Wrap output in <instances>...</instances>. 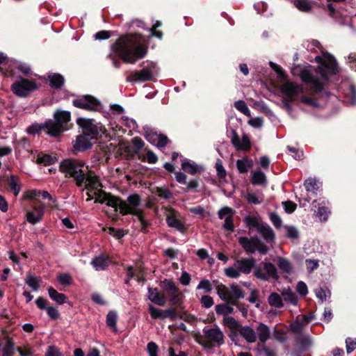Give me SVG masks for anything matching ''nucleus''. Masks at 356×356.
<instances>
[{
    "instance_id": "obj_32",
    "label": "nucleus",
    "mask_w": 356,
    "mask_h": 356,
    "mask_svg": "<svg viewBox=\"0 0 356 356\" xmlns=\"http://www.w3.org/2000/svg\"><path fill=\"white\" fill-rule=\"evenodd\" d=\"M268 304L275 308L283 307V300L280 295L277 293H271L268 298Z\"/></svg>"
},
{
    "instance_id": "obj_21",
    "label": "nucleus",
    "mask_w": 356,
    "mask_h": 356,
    "mask_svg": "<svg viewBox=\"0 0 356 356\" xmlns=\"http://www.w3.org/2000/svg\"><path fill=\"white\" fill-rule=\"evenodd\" d=\"M51 122L45 121L44 123L38 124L34 123L26 129V132L29 134H38L42 130H47V134L49 135V127L52 126Z\"/></svg>"
},
{
    "instance_id": "obj_47",
    "label": "nucleus",
    "mask_w": 356,
    "mask_h": 356,
    "mask_svg": "<svg viewBox=\"0 0 356 356\" xmlns=\"http://www.w3.org/2000/svg\"><path fill=\"white\" fill-rule=\"evenodd\" d=\"M148 310L153 319H164L163 310L159 309L152 305L148 306Z\"/></svg>"
},
{
    "instance_id": "obj_37",
    "label": "nucleus",
    "mask_w": 356,
    "mask_h": 356,
    "mask_svg": "<svg viewBox=\"0 0 356 356\" xmlns=\"http://www.w3.org/2000/svg\"><path fill=\"white\" fill-rule=\"evenodd\" d=\"M266 181L265 174L261 170H256L252 172V183L254 185H261Z\"/></svg>"
},
{
    "instance_id": "obj_58",
    "label": "nucleus",
    "mask_w": 356,
    "mask_h": 356,
    "mask_svg": "<svg viewBox=\"0 0 356 356\" xmlns=\"http://www.w3.org/2000/svg\"><path fill=\"white\" fill-rule=\"evenodd\" d=\"M159 347L154 341H150L147 345V351L149 356H158Z\"/></svg>"
},
{
    "instance_id": "obj_29",
    "label": "nucleus",
    "mask_w": 356,
    "mask_h": 356,
    "mask_svg": "<svg viewBox=\"0 0 356 356\" xmlns=\"http://www.w3.org/2000/svg\"><path fill=\"white\" fill-rule=\"evenodd\" d=\"M218 296L225 301L232 303L230 289L222 284H218L216 286Z\"/></svg>"
},
{
    "instance_id": "obj_62",
    "label": "nucleus",
    "mask_w": 356,
    "mask_h": 356,
    "mask_svg": "<svg viewBox=\"0 0 356 356\" xmlns=\"http://www.w3.org/2000/svg\"><path fill=\"white\" fill-rule=\"evenodd\" d=\"M347 353H352L356 348V339L347 338L346 340Z\"/></svg>"
},
{
    "instance_id": "obj_53",
    "label": "nucleus",
    "mask_w": 356,
    "mask_h": 356,
    "mask_svg": "<svg viewBox=\"0 0 356 356\" xmlns=\"http://www.w3.org/2000/svg\"><path fill=\"white\" fill-rule=\"evenodd\" d=\"M40 279L37 277L30 276L26 280V283L35 291H38L39 289V282Z\"/></svg>"
},
{
    "instance_id": "obj_48",
    "label": "nucleus",
    "mask_w": 356,
    "mask_h": 356,
    "mask_svg": "<svg viewBox=\"0 0 356 356\" xmlns=\"http://www.w3.org/2000/svg\"><path fill=\"white\" fill-rule=\"evenodd\" d=\"M294 6L300 11L308 12L311 9V6L307 0H295Z\"/></svg>"
},
{
    "instance_id": "obj_56",
    "label": "nucleus",
    "mask_w": 356,
    "mask_h": 356,
    "mask_svg": "<svg viewBox=\"0 0 356 356\" xmlns=\"http://www.w3.org/2000/svg\"><path fill=\"white\" fill-rule=\"evenodd\" d=\"M38 161L44 165H51L55 163L56 158L48 154H44L38 158Z\"/></svg>"
},
{
    "instance_id": "obj_13",
    "label": "nucleus",
    "mask_w": 356,
    "mask_h": 356,
    "mask_svg": "<svg viewBox=\"0 0 356 356\" xmlns=\"http://www.w3.org/2000/svg\"><path fill=\"white\" fill-rule=\"evenodd\" d=\"M203 332L207 340L220 346L224 343V334L218 327H204Z\"/></svg>"
},
{
    "instance_id": "obj_10",
    "label": "nucleus",
    "mask_w": 356,
    "mask_h": 356,
    "mask_svg": "<svg viewBox=\"0 0 356 356\" xmlns=\"http://www.w3.org/2000/svg\"><path fill=\"white\" fill-rule=\"evenodd\" d=\"M72 104L77 108L90 111H99L102 109L100 101L91 95H83L72 101Z\"/></svg>"
},
{
    "instance_id": "obj_3",
    "label": "nucleus",
    "mask_w": 356,
    "mask_h": 356,
    "mask_svg": "<svg viewBox=\"0 0 356 356\" xmlns=\"http://www.w3.org/2000/svg\"><path fill=\"white\" fill-rule=\"evenodd\" d=\"M113 52L118 53L122 60L127 63L134 64L138 59L143 58L147 53V48L140 38L136 35H127L119 38L111 46Z\"/></svg>"
},
{
    "instance_id": "obj_20",
    "label": "nucleus",
    "mask_w": 356,
    "mask_h": 356,
    "mask_svg": "<svg viewBox=\"0 0 356 356\" xmlns=\"http://www.w3.org/2000/svg\"><path fill=\"white\" fill-rule=\"evenodd\" d=\"M166 222L170 227L174 228L180 232L184 233L186 231V227L174 213L167 216Z\"/></svg>"
},
{
    "instance_id": "obj_54",
    "label": "nucleus",
    "mask_w": 356,
    "mask_h": 356,
    "mask_svg": "<svg viewBox=\"0 0 356 356\" xmlns=\"http://www.w3.org/2000/svg\"><path fill=\"white\" fill-rule=\"evenodd\" d=\"M330 213V211L327 207H321L318 209L317 216L321 220L326 221L328 218Z\"/></svg>"
},
{
    "instance_id": "obj_12",
    "label": "nucleus",
    "mask_w": 356,
    "mask_h": 356,
    "mask_svg": "<svg viewBox=\"0 0 356 356\" xmlns=\"http://www.w3.org/2000/svg\"><path fill=\"white\" fill-rule=\"evenodd\" d=\"M38 88L35 82L20 79L12 84V90L17 96L21 97H27L31 92Z\"/></svg>"
},
{
    "instance_id": "obj_7",
    "label": "nucleus",
    "mask_w": 356,
    "mask_h": 356,
    "mask_svg": "<svg viewBox=\"0 0 356 356\" xmlns=\"http://www.w3.org/2000/svg\"><path fill=\"white\" fill-rule=\"evenodd\" d=\"M77 124L82 128L83 133L92 139L97 138L104 133V127L100 123H95L92 119L79 118Z\"/></svg>"
},
{
    "instance_id": "obj_1",
    "label": "nucleus",
    "mask_w": 356,
    "mask_h": 356,
    "mask_svg": "<svg viewBox=\"0 0 356 356\" xmlns=\"http://www.w3.org/2000/svg\"><path fill=\"white\" fill-rule=\"evenodd\" d=\"M87 186L88 197L86 201L95 198V202L105 203L107 206L119 210L122 215L132 214L135 216L142 213L140 209L141 199L137 194L130 195L126 201L105 193L102 185L95 177L88 178Z\"/></svg>"
},
{
    "instance_id": "obj_60",
    "label": "nucleus",
    "mask_w": 356,
    "mask_h": 356,
    "mask_svg": "<svg viewBox=\"0 0 356 356\" xmlns=\"http://www.w3.org/2000/svg\"><path fill=\"white\" fill-rule=\"evenodd\" d=\"M216 169L217 172V175L220 178H225L227 173L226 170L223 167L222 162L221 160L218 159L216 162Z\"/></svg>"
},
{
    "instance_id": "obj_45",
    "label": "nucleus",
    "mask_w": 356,
    "mask_h": 356,
    "mask_svg": "<svg viewBox=\"0 0 356 356\" xmlns=\"http://www.w3.org/2000/svg\"><path fill=\"white\" fill-rule=\"evenodd\" d=\"M316 297L321 301L324 302L328 297H330L331 293L328 289L322 287L317 288L314 290Z\"/></svg>"
},
{
    "instance_id": "obj_15",
    "label": "nucleus",
    "mask_w": 356,
    "mask_h": 356,
    "mask_svg": "<svg viewBox=\"0 0 356 356\" xmlns=\"http://www.w3.org/2000/svg\"><path fill=\"white\" fill-rule=\"evenodd\" d=\"M232 143L236 150L248 151L251 147L250 140L246 134H243L241 139L236 133L234 132Z\"/></svg>"
},
{
    "instance_id": "obj_41",
    "label": "nucleus",
    "mask_w": 356,
    "mask_h": 356,
    "mask_svg": "<svg viewBox=\"0 0 356 356\" xmlns=\"http://www.w3.org/2000/svg\"><path fill=\"white\" fill-rule=\"evenodd\" d=\"M162 284L163 290L169 295L174 294L177 291L175 283L172 280L165 279Z\"/></svg>"
},
{
    "instance_id": "obj_63",
    "label": "nucleus",
    "mask_w": 356,
    "mask_h": 356,
    "mask_svg": "<svg viewBox=\"0 0 356 356\" xmlns=\"http://www.w3.org/2000/svg\"><path fill=\"white\" fill-rule=\"evenodd\" d=\"M45 356H62V354L57 347L51 346L48 348Z\"/></svg>"
},
{
    "instance_id": "obj_16",
    "label": "nucleus",
    "mask_w": 356,
    "mask_h": 356,
    "mask_svg": "<svg viewBox=\"0 0 356 356\" xmlns=\"http://www.w3.org/2000/svg\"><path fill=\"white\" fill-rule=\"evenodd\" d=\"M146 139L153 145L158 147H165L168 143V138L162 134L149 131L146 134Z\"/></svg>"
},
{
    "instance_id": "obj_18",
    "label": "nucleus",
    "mask_w": 356,
    "mask_h": 356,
    "mask_svg": "<svg viewBox=\"0 0 356 356\" xmlns=\"http://www.w3.org/2000/svg\"><path fill=\"white\" fill-rule=\"evenodd\" d=\"M92 138L83 133L76 137V140L74 142L73 147L76 151H83L92 146Z\"/></svg>"
},
{
    "instance_id": "obj_50",
    "label": "nucleus",
    "mask_w": 356,
    "mask_h": 356,
    "mask_svg": "<svg viewBox=\"0 0 356 356\" xmlns=\"http://www.w3.org/2000/svg\"><path fill=\"white\" fill-rule=\"evenodd\" d=\"M8 184L15 195H17L21 191V186L18 183L17 178L15 176H11Z\"/></svg>"
},
{
    "instance_id": "obj_51",
    "label": "nucleus",
    "mask_w": 356,
    "mask_h": 356,
    "mask_svg": "<svg viewBox=\"0 0 356 356\" xmlns=\"http://www.w3.org/2000/svg\"><path fill=\"white\" fill-rule=\"evenodd\" d=\"M300 100L302 103L307 106L314 108L319 107V104L317 103L316 100L313 97H308L305 95H302L301 96Z\"/></svg>"
},
{
    "instance_id": "obj_61",
    "label": "nucleus",
    "mask_w": 356,
    "mask_h": 356,
    "mask_svg": "<svg viewBox=\"0 0 356 356\" xmlns=\"http://www.w3.org/2000/svg\"><path fill=\"white\" fill-rule=\"evenodd\" d=\"M286 236L291 239H296L299 236L298 230L294 227H286Z\"/></svg>"
},
{
    "instance_id": "obj_19",
    "label": "nucleus",
    "mask_w": 356,
    "mask_h": 356,
    "mask_svg": "<svg viewBox=\"0 0 356 356\" xmlns=\"http://www.w3.org/2000/svg\"><path fill=\"white\" fill-rule=\"evenodd\" d=\"M44 206L35 207L32 211L26 213L27 221L33 225L40 222L43 216Z\"/></svg>"
},
{
    "instance_id": "obj_31",
    "label": "nucleus",
    "mask_w": 356,
    "mask_h": 356,
    "mask_svg": "<svg viewBox=\"0 0 356 356\" xmlns=\"http://www.w3.org/2000/svg\"><path fill=\"white\" fill-rule=\"evenodd\" d=\"M297 343L300 352H303L312 346V341L309 335L300 336L297 338Z\"/></svg>"
},
{
    "instance_id": "obj_25",
    "label": "nucleus",
    "mask_w": 356,
    "mask_h": 356,
    "mask_svg": "<svg viewBox=\"0 0 356 356\" xmlns=\"http://www.w3.org/2000/svg\"><path fill=\"white\" fill-rule=\"evenodd\" d=\"M239 334L248 343H254L256 341L257 335L254 330L249 326H243L239 330Z\"/></svg>"
},
{
    "instance_id": "obj_27",
    "label": "nucleus",
    "mask_w": 356,
    "mask_h": 356,
    "mask_svg": "<svg viewBox=\"0 0 356 356\" xmlns=\"http://www.w3.org/2000/svg\"><path fill=\"white\" fill-rule=\"evenodd\" d=\"M257 232L267 241H272L275 238L273 230L267 223L264 222Z\"/></svg>"
},
{
    "instance_id": "obj_33",
    "label": "nucleus",
    "mask_w": 356,
    "mask_h": 356,
    "mask_svg": "<svg viewBox=\"0 0 356 356\" xmlns=\"http://www.w3.org/2000/svg\"><path fill=\"white\" fill-rule=\"evenodd\" d=\"M49 297L59 305H62L65 302L67 297L65 294L58 293L54 288L50 287L48 289Z\"/></svg>"
},
{
    "instance_id": "obj_9",
    "label": "nucleus",
    "mask_w": 356,
    "mask_h": 356,
    "mask_svg": "<svg viewBox=\"0 0 356 356\" xmlns=\"http://www.w3.org/2000/svg\"><path fill=\"white\" fill-rule=\"evenodd\" d=\"M238 242L248 253H254L256 251L265 254L268 252V248L265 244L261 242L257 237H239Z\"/></svg>"
},
{
    "instance_id": "obj_24",
    "label": "nucleus",
    "mask_w": 356,
    "mask_h": 356,
    "mask_svg": "<svg viewBox=\"0 0 356 356\" xmlns=\"http://www.w3.org/2000/svg\"><path fill=\"white\" fill-rule=\"evenodd\" d=\"M181 168L187 173L195 175L202 171V168L197 165L195 162L185 159L181 163Z\"/></svg>"
},
{
    "instance_id": "obj_6",
    "label": "nucleus",
    "mask_w": 356,
    "mask_h": 356,
    "mask_svg": "<svg viewBox=\"0 0 356 356\" xmlns=\"http://www.w3.org/2000/svg\"><path fill=\"white\" fill-rule=\"evenodd\" d=\"M54 118V120H47L52 124V126L49 127V135L57 137L61 132L68 129L67 123L70 121L71 114L67 111L58 110L55 112Z\"/></svg>"
},
{
    "instance_id": "obj_38",
    "label": "nucleus",
    "mask_w": 356,
    "mask_h": 356,
    "mask_svg": "<svg viewBox=\"0 0 356 356\" xmlns=\"http://www.w3.org/2000/svg\"><path fill=\"white\" fill-rule=\"evenodd\" d=\"M118 316L115 312L111 311L106 316V325L112 329L113 332H117L116 326Z\"/></svg>"
},
{
    "instance_id": "obj_36",
    "label": "nucleus",
    "mask_w": 356,
    "mask_h": 356,
    "mask_svg": "<svg viewBox=\"0 0 356 356\" xmlns=\"http://www.w3.org/2000/svg\"><path fill=\"white\" fill-rule=\"evenodd\" d=\"M49 84L52 88H60L64 83V78L59 74H53L49 76Z\"/></svg>"
},
{
    "instance_id": "obj_8",
    "label": "nucleus",
    "mask_w": 356,
    "mask_h": 356,
    "mask_svg": "<svg viewBox=\"0 0 356 356\" xmlns=\"http://www.w3.org/2000/svg\"><path fill=\"white\" fill-rule=\"evenodd\" d=\"M261 266H257L254 270V276L263 281H268L270 280H277L279 275L277 270L274 264L270 262L264 261Z\"/></svg>"
},
{
    "instance_id": "obj_4",
    "label": "nucleus",
    "mask_w": 356,
    "mask_h": 356,
    "mask_svg": "<svg viewBox=\"0 0 356 356\" xmlns=\"http://www.w3.org/2000/svg\"><path fill=\"white\" fill-rule=\"evenodd\" d=\"M84 163L74 159H65L60 164V170L66 177H72L76 181V184L79 187L84 186L83 191H86L88 196L87 186L88 183V178L90 177H95L99 182V178L92 174H86L83 170Z\"/></svg>"
},
{
    "instance_id": "obj_52",
    "label": "nucleus",
    "mask_w": 356,
    "mask_h": 356,
    "mask_svg": "<svg viewBox=\"0 0 356 356\" xmlns=\"http://www.w3.org/2000/svg\"><path fill=\"white\" fill-rule=\"evenodd\" d=\"M346 100L350 105L356 104V88L350 86L348 93L346 95Z\"/></svg>"
},
{
    "instance_id": "obj_40",
    "label": "nucleus",
    "mask_w": 356,
    "mask_h": 356,
    "mask_svg": "<svg viewBox=\"0 0 356 356\" xmlns=\"http://www.w3.org/2000/svg\"><path fill=\"white\" fill-rule=\"evenodd\" d=\"M307 191L316 193L318 188V182L314 178H308L305 180L304 184Z\"/></svg>"
},
{
    "instance_id": "obj_64",
    "label": "nucleus",
    "mask_w": 356,
    "mask_h": 356,
    "mask_svg": "<svg viewBox=\"0 0 356 356\" xmlns=\"http://www.w3.org/2000/svg\"><path fill=\"white\" fill-rule=\"evenodd\" d=\"M347 63L350 67L356 72V53H350L348 56Z\"/></svg>"
},
{
    "instance_id": "obj_11",
    "label": "nucleus",
    "mask_w": 356,
    "mask_h": 356,
    "mask_svg": "<svg viewBox=\"0 0 356 356\" xmlns=\"http://www.w3.org/2000/svg\"><path fill=\"white\" fill-rule=\"evenodd\" d=\"M158 72V67L155 63L149 62L141 70L133 73L129 81L145 82L150 81Z\"/></svg>"
},
{
    "instance_id": "obj_46",
    "label": "nucleus",
    "mask_w": 356,
    "mask_h": 356,
    "mask_svg": "<svg viewBox=\"0 0 356 356\" xmlns=\"http://www.w3.org/2000/svg\"><path fill=\"white\" fill-rule=\"evenodd\" d=\"M15 351L14 342L11 339H8L3 348V356H13Z\"/></svg>"
},
{
    "instance_id": "obj_44",
    "label": "nucleus",
    "mask_w": 356,
    "mask_h": 356,
    "mask_svg": "<svg viewBox=\"0 0 356 356\" xmlns=\"http://www.w3.org/2000/svg\"><path fill=\"white\" fill-rule=\"evenodd\" d=\"M234 106L238 111H240L247 117L251 116L250 111L244 101L238 100L235 102Z\"/></svg>"
},
{
    "instance_id": "obj_57",
    "label": "nucleus",
    "mask_w": 356,
    "mask_h": 356,
    "mask_svg": "<svg viewBox=\"0 0 356 356\" xmlns=\"http://www.w3.org/2000/svg\"><path fill=\"white\" fill-rule=\"evenodd\" d=\"M170 302L172 305H179L183 302V294L178 292V290L174 293L170 294Z\"/></svg>"
},
{
    "instance_id": "obj_23",
    "label": "nucleus",
    "mask_w": 356,
    "mask_h": 356,
    "mask_svg": "<svg viewBox=\"0 0 356 356\" xmlns=\"http://www.w3.org/2000/svg\"><path fill=\"white\" fill-rule=\"evenodd\" d=\"M276 264L281 273L285 274H291L293 271V266L291 263L286 258L278 257L276 259Z\"/></svg>"
},
{
    "instance_id": "obj_39",
    "label": "nucleus",
    "mask_w": 356,
    "mask_h": 356,
    "mask_svg": "<svg viewBox=\"0 0 356 356\" xmlns=\"http://www.w3.org/2000/svg\"><path fill=\"white\" fill-rule=\"evenodd\" d=\"M216 312L218 315L227 316L234 312V308L228 304H221L216 306Z\"/></svg>"
},
{
    "instance_id": "obj_34",
    "label": "nucleus",
    "mask_w": 356,
    "mask_h": 356,
    "mask_svg": "<svg viewBox=\"0 0 356 356\" xmlns=\"http://www.w3.org/2000/svg\"><path fill=\"white\" fill-rule=\"evenodd\" d=\"M230 295L232 296V303L235 304L236 300L244 297L242 289L237 284H232L230 287Z\"/></svg>"
},
{
    "instance_id": "obj_2",
    "label": "nucleus",
    "mask_w": 356,
    "mask_h": 356,
    "mask_svg": "<svg viewBox=\"0 0 356 356\" xmlns=\"http://www.w3.org/2000/svg\"><path fill=\"white\" fill-rule=\"evenodd\" d=\"M315 60L319 64L318 72L321 74V79L317 78L314 74L317 72L311 66L306 67L300 72V79L305 83H310L315 92H318L323 90L324 82L332 76L339 72V67L335 58L328 53H323L321 56L315 57Z\"/></svg>"
},
{
    "instance_id": "obj_22",
    "label": "nucleus",
    "mask_w": 356,
    "mask_h": 356,
    "mask_svg": "<svg viewBox=\"0 0 356 356\" xmlns=\"http://www.w3.org/2000/svg\"><path fill=\"white\" fill-rule=\"evenodd\" d=\"M256 330L260 342L265 343L270 338V331L269 327L264 323H260L256 328Z\"/></svg>"
},
{
    "instance_id": "obj_59",
    "label": "nucleus",
    "mask_w": 356,
    "mask_h": 356,
    "mask_svg": "<svg viewBox=\"0 0 356 356\" xmlns=\"http://www.w3.org/2000/svg\"><path fill=\"white\" fill-rule=\"evenodd\" d=\"M307 271L311 273L317 269L319 266L318 260L307 259L305 260Z\"/></svg>"
},
{
    "instance_id": "obj_14",
    "label": "nucleus",
    "mask_w": 356,
    "mask_h": 356,
    "mask_svg": "<svg viewBox=\"0 0 356 356\" xmlns=\"http://www.w3.org/2000/svg\"><path fill=\"white\" fill-rule=\"evenodd\" d=\"M280 91L287 98L295 99L297 95L303 94V88L296 83L286 81L281 85Z\"/></svg>"
},
{
    "instance_id": "obj_42",
    "label": "nucleus",
    "mask_w": 356,
    "mask_h": 356,
    "mask_svg": "<svg viewBox=\"0 0 356 356\" xmlns=\"http://www.w3.org/2000/svg\"><path fill=\"white\" fill-rule=\"evenodd\" d=\"M246 200L250 204H259L263 202L264 197L261 193H249L246 195Z\"/></svg>"
},
{
    "instance_id": "obj_55",
    "label": "nucleus",
    "mask_w": 356,
    "mask_h": 356,
    "mask_svg": "<svg viewBox=\"0 0 356 356\" xmlns=\"http://www.w3.org/2000/svg\"><path fill=\"white\" fill-rule=\"evenodd\" d=\"M200 303L203 307L209 309L213 305L214 302L212 297L204 295L202 296L200 299Z\"/></svg>"
},
{
    "instance_id": "obj_26",
    "label": "nucleus",
    "mask_w": 356,
    "mask_h": 356,
    "mask_svg": "<svg viewBox=\"0 0 356 356\" xmlns=\"http://www.w3.org/2000/svg\"><path fill=\"white\" fill-rule=\"evenodd\" d=\"M244 222L250 230L255 229L257 232L264 223L257 216L250 215L245 217Z\"/></svg>"
},
{
    "instance_id": "obj_30",
    "label": "nucleus",
    "mask_w": 356,
    "mask_h": 356,
    "mask_svg": "<svg viewBox=\"0 0 356 356\" xmlns=\"http://www.w3.org/2000/svg\"><path fill=\"white\" fill-rule=\"evenodd\" d=\"M91 264L96 270H104L108 265V260L103 255H99L92 260Z\"/></svg>"
},
{
    "instance_id": "obj_49",
    "label": "nucleus",
    "mask_w": 356,
    "mask_h": 356,
    "mask_svg": "<svg viewBox=\"0 0 356 356\" xmlns=\"http://www.w3.org/2000/svg\"><path fill=\"white\" fill-rule=\"evenodd\" d=\"M212 284L209 280H202L197 286V290H203L205 293H210L212 291Z\"/></svg>"
},
{
    "instance_id": "obj_5",
    "label": "nucleus",
    "mask_w": 356,
    "mask_h": 356,
    "mask_svg": "<svg viewBox=\"0 0 356 356\" xmlns=\"http://www.w3.org/2000/svg\"><path fill=\"white\" fill-rule=\"evenodd\" d=\"M254 265L255 260L253 258L237 259L232 266L225 269V275L229 278L236 279L241 274H249Z\"/></svg>"
},
{
    "instance_id": "obj_28",
    "label": "nucleus",
    "mask_w": 356,
    "mask_h": 356,
    "mask_svg": "<svg viewBox=\"0 0 356 356\" xmlns=\"http://www.w3.org/2000/svg\"><path fill=\"white\" fill-rule=\"evenodd\" d=\"M236 165L237 170L240 173H246L250 168H252L253 161L252 159L245 157L237 160Z\"/></svg>"
},
{
    "instance_id": "obj_43",
    "label": "nucleus",
    "mask_w": 356,
    "mask_h": 356,
    "mask_svg": "<svg viewBox=\"0 0 356 356\" xmlns=\"http://www.w3.org/2000/svg\"><path fill=\"white\" fill-rule=\"evenodd\" d=\"M234 213V211L232 208L228 207H225L222 208L220 210H219L218 217L220 219H222L224 220H229V219L232 218Z\"/></svg>"
},
{
    "instance_id": "obj_35",
    "label": "nucleus",
    "mask_w": 356,
    "mask_h": 356,
    "mask_svg": "<svg viewBox=\"0 0 356 356\" xmlns=\"http://www.w3.org/2000/svg\"><path fill=\"white\" fill-rule=\"evenodd\" d=\"M284 300L293 305H296L298 302V298L296 294L289 288L284 289L282 292Z\"/></svg>"
},
{
    "instance_id": "obj_17",
    "label": "nucleus",
    "mask_w": 356,
    "mask_h": 356,
    "mask_svg": "<svg viewBox=\"0 0 356 356\" xmlns=\"http://www.w3.org/2000/svg\"><path fill=\"white\" fill-rule=\"evenodd\" d=\"M147 298L153 303L164 306L166 304V298L163 294L159 293L156 288H147Z\"/></svg>"
}]
</instances>
